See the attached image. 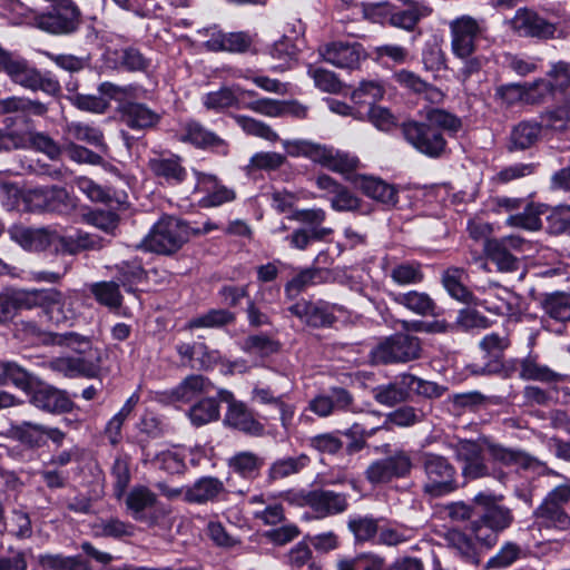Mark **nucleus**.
Listing matches in <instances>:
<instances>
[{"mask_svg":"<svg viewBox=\"0 0 570 570\" xmlns=\"http://www.w3.org/2000/svg\"><path fill=\"white\" fill-rule=\"evenodd\" d=\"M462 128V121L455 115L444 109L432 108L428 110L423 121L407 120L401 125V132L405 141L417 153L440 158L446 150V139L442 130L456 134Z\"/></svg>","mask_w":570,"mask_h":570,"instance_id":"1","label":"nucleus"},{"mask_svg":"<svg viewBox=\"0 0 570 570\" xmlns=\"http://www.w3.org/2000/svg\"><path fill=\"white\" fill-rule=\"evenodd\" d=\"M443 391L444 389L434 382L403 373L390 383L375 386L372 396L379 404L391 407L411 400L413 395L439 397Z\"/></svg>","mask_w":570,"mask_h":570,"instance_id":"2","label":"nucleus"},{"mask_svg":"<svg viewBox=\"0 0 570 570\" xmlns=\"http://www.w3.org/2000/svg\"><path fill=\"white\" fill-rule=\"evenodd\" d=\"M422 468L426 478L423 484L424 493L439 498L459 488L456 469L446 458L435 453H424Z\"/></svg>","mask_w":570,"mask_h":570,"instance_id":"3","label":"nucleus"},{"mask_svg":"<svg viewBox=\"0 0 570 570\" xmlns=\"http://www.w3.org/2000/svg\"><path fill=\"white\" fill-rule=\"evenodd\" d=\"M188 227L171 216L160 218L144 238V247L158 254L170 255L188 240Z\"/></svg>","mask_w":570,"mask_h":570,"instance_id":"4","label":"nucleus"},{"mask_svg":"<svg viewBox=\"0 0 570 570\" xmlns=\"http://www.w3.org/2000/svg\"><path fill=\"white\" fill-rule=\"evenodd\" d=\"M484 448L479 441L461 440L454 445V454L462 463V475L465 480H478L493 474L499 481H504L507 474L499 470L491 472L484 461Z\"/></svg>","mask_w":570,"mask_h":570,"instance_id":"5","label":"nucleus"},{"mask_svg":"<svg viewBox=\"0 0 570 570\" xmlns=\"http://www.w3.org/2000/svg\"><path fill=\"white\" fill-rule=\"evenodd\" d=\"M421 343L416 336L395 334L381 342L372 352L377 363H405L421 355Z\"/></svg>","mask_w":570,"mask_h":570,"instance_id":"6","label":"nucleus"},{"mask_svg":"<svg viewBox=\"0 0 570 570\" xmlns=\"http://www.w3.org/2000/svg\"><path fill=\"white\" fill-rule=\"evenodd\" d=\"M80 26V11L71 1L55 6L51 11L38 13L33 27L51 35H70Z\"/></svg>","mask_w":570,"mask_h":570,"instance_id":"7","label":"nucleus"},{"mask_svg":"<svg viewBox=\"0 0 570 570\" xmlns=\"http://www.w3.org/2000/svg\"><path fill=\"white\" fill-rule=\"evenodd\" d=\"M451 50L456 58H465L476 50V41L483 32L480 22L470 17L462 16L450 22Z\"/></svg>","mask_w":570,"mask_h":570,"instance_id":"8","label":"nucleus"},{"mask_svg":"<svg viewBox=\"0 0 570 570\" xmlns=\"http://www.w3.org/2000/svg\"><path fill=\"white\" fill-rule=\"evenodd\" d=\"M524 244L525 240L522 237L510 235L502 238L487 239L483 248L488 258L495 264L499 272L510 273L517 271L520 265L512 250H521Z\"/></svg>","mask_w":570,"mask_h":570,"instance_id":"9","label":"nucleus"},{"mask_svg":"<svg viewBox=\"0 0 570 570\" xmlns=\"http://www.w3.org/2000/svg\"><path fill=\"white\" fill-rule=\"evenodd\" d=\"M483 444L492 461L501 463L502 465L519 466L523 470L537 472L538 474L558 475V473L549 469L544 462L524 451L504 448L500 444L489 442L488 440H483Z\"/></svg>","mask_w":570,"mask_h":570,"instance_id":"10","label":"nucleus"},{"mask_svg":"<svg viewBox=\"0 0 570 570\" xmlns=\"http://www.w3.org/2000/svg\"><path fill=\"white\" fill-rule=\"evenodd\" d=\"M26 202L32 209L68 214L76 207L69 193L57 186L38 187L26 194Z\"/></svg>","mask_w":570,"mask_h":570,"instance_id":"11","label":"nucleus"},{"mask_svg":"<svg viewBox=\"0 0 570 570\" xmlns=\"http://www.w3.org/2000/svg\"><path fill=\"white\" fill-rule=\"evenodd\" d=\"M69 305L68 298L55 288L32 291V308L40 307L55 325L66 324L73 318L75 313Z\"/></svg>","mask_w":570,"mask_h":570,"instance_id":"12","label":"nucleus"},{"mask_svg":"<svg viewBox=\"0 0 570 570\" xmlns=\"http://www.w3.org/2000/svg\"><path fill=\"white\" fill-rule=\"evenodd\" d=\"M299 498V503L309 507L320 518L343 513L348 508L347 495L331 490L302 491Z\"/></svg>","mask_w":570,"mask_h":570,"instance_id":"13","label":"nucleus"},{"mask_svg":"<svg viewBox=\"0 0 570 570\" xmlns=\"http://www.w3.org/2000/svg\"><path fill=\"white\" fill-rule=\"evenodd\" d=\"M318 52L326 62L342 69H356L366 57L358 42L333 41L321 46Z\"/></svg>","mask_w":570,"mask_h":570,"instance_id":"14","label":"nucleus"},{"mask_svg":"<svg viewBox=\"0 0 570 570\" xmlns=\"http://www.w3.org/2000/svg\"><path fill=\"white\" fill-rule=\"evenodd\" d=\"M511 28L521 36L541 39L554 38L558 28L554 23L540 17L535 11L527 8L518 9L510 20Z\"/></svg>","mask_w":570,"mask_h":570,"instance_id":"15","label":"nucleus"},{"mask_svg":"<svg viewBox=\"0 0 570 570\" xmlns=\"http://www.w3.org/2000/svg\"><path fill=\"white\" fill-rule=\"evenodd\" d=\"M0 70L17 85L32 91L40 71L21 56L0 47Z\"/></svg>","mask_w":570,"mask_h":570,"instance_id":"16","label":"nucleus"},{"mask_svg":"<svg viewBox=\"0 0 570 570\" xmlns=\"http://www.w3.org/2000/svg\"><path fill=\"white\" fill-rule=\"evenodd\" d=\"M178 140L191 144L197 148H210L222 155H227L228 153V145L224 139L195 120H189L181 125Z\"/></svg>","mask_w":570,"mask_h":570,"instance_id":"17","label":"nucleus"},{"mask_svg":"<svg viewBox=\"0 0 570 570\" xmlns=\"http://www.w3.org/2000/svg\"><path fill=\"white\" fill-rule=\"evenodd\" d=\"M104 59L108 68L128 72H145L150 66V59L134 46L109 48L105 51Z\"/></svg>","mask_w":570,"mask_h":570,"instance_id":"18","label":"nucleus"},{"mask_svg":"<svg viewBox=\"0 0 570 570\" xmlns=\"http://www.w3.org/2000/svg\"><path fill=\"white\" fill-rule=\"evenodd\" d=\"M288 311L312 327L330 326L335 321L331 305L324 301L312 303L302 299L289 306Z\"/></svg>","mask_w":570,"mask_h":570,"instance_id":"19","label":"nucleus"},{"mask_svg":"<svg viewBox=\"0 0 570 570\" xmlns=\"http://www.w3.org/2000/svg\"><path fill=\"white\" fill-rule=\"evenodd\" d=\"M49 367L69 377H95L99 368V355L57 357L49 362Z\"/></svg>","mask_w":570,"mask_h":570,"instance_id":"20","label":"nucleus"},{"mask_svg":"<svg viewBox=\"0 0 570 570\" xmlns=\"http://www.w3.org/2000/svg\"><path fill=\"white\" fill-rule=\"evenodd\" d=\"M31 403L46 412L66 413L72 410L73 403L65 391L51 385H39L32 391Z\"/></svg>","mask_w":570,"mask_h":570,"instance_id":"21","label":"nucleus"},{"mask_svg":"<svg viewBox=\"0 0 570 570\" xmlns=\"http://www.w3.org/2000/svg\"><path fill=\"white\" fill-rule=\"evenodd\" d=\"M352 394L342 387H334L331 395L320 394L308 403V410L320 417H327L336 411H347L353 405Z\"/></svg>","mask_w":570,"mask_h":570,"instance_id":"22","label":"nucleus"},{"mask_svg":"<svg viewBox=\"0 0 570 570\" xmlns=\"http://www.w3.org/2000/svg\"><path fill=\"white\" fill-rule=\"evenodd\" d=\"M12 240L28 250H43L52 246L55 232L47 228H30L14 225L9 229Z\"/></svg>","mask_w":570,"mask_h":570,"instance_id":"23","label":"nucleus"},{"mask_svg":"<svg viewBox=\"0 0 570 570\" xmlns=\"http://www.w3.org/2000/svg\"><path fill=\"white\" fill-rule=\"evenodd\" d=\"M120 118L131 129L145 130L155 127L161 116L145 104L132 102L118 106Z\"/></svg>","mask_w":570,"mask_h":570,"instance_id":"24","label":"nucleus"},{"mask_svg":"<svg viewBox=\"0 0 570 570\" xmlns=\"http://www.w3.org/2000/svg\"><path fill=\"white\" fill-rule=\"evenodd\" d=\"M224 424L253 436L263 435L265 430L243 402L228 406Z\"/></svg>","mask_w":570,"mask_h":570,"instance_id":"25","label":"nucleus"},{"mask_svg":"<svg viewBox=\"0 0 570 570\" xmlns=\"http://www.w3.org/2000/svg\"><path fill=\"white\" fill-rule=\"evenodd\" d=\"M52 246L57 253L76 255L82 250L99 249L102 247V242L98 236L83 232L68 236H61L55 232Z\"/></svg>","mask_w":570,"mask_h":570,"instance_id":"26","label":"nucleus"},{"mask_svg":"<svg viewBox=\"0 0 570 570\" xmlns=\"http://www.w3.org/2000/svg\"><path fill=\"white\" fill-rule=\"evenodd\" d=\"M391 299L400 306L420 316H436V303L425 292L409 291L404 293H390Z\"/></svg>","mask_w":570,"mask_h":570,"instance_id":"27","label":"nucleus"},{"mask_svg":"<svg viewBox=\"0 0 570 570\" xmlns=\"http://www.w3.org/2000/svg\"><path fill=\"white\" fill-rule=\"evenodd\" d=\"M22 309H32V291L10 289L0 293V324L10 323Z\"/></svg>","mask_w":570,"mask_h":570,"instance_id":"28","label":"nucleus"},{"mask_svg":"<svg viewBox=\"0 0 570 570\" xmlns=\"http://www.w3.org/2000/svg\"><path fill=\"white\" fill-rule=\"evenodd\" d=\"M479 346L493 362L482 367L480 371H475V373L491 374L499 372L502 367L500 360L504 351L510 346L509 336L504 333H490L480 341Z\"/></svg>","mask_w":570,"mask_h":570,"instance_id":"29","label":"nucleus"},{"mask_svg":"<svg viewBox=\"0 0 570 570\" xmlns=\"http://www.w3.org/2000/svg\"><path fill=\"white\" fill-rule=\"evenodd\" d=\"M225 491L224 483L214 476H203L185 490V501L205 504L214 502Z\"/></svg>","mask_w":570,"mask_h":570,"instance_id":"30","label":"nucleus"},{"mask_svg":"<svg viewBox=\"0 0 570 570\" xmlns=\"http://www.w3.org/2000/svg\"><path fill=\"white\" fill-rule=\"evenodd\" d=\"M148 166L155 176L170 185L181 184L187 177V171L178 156L154 157L149 159Z\"/></svg>","mask_w":570,"mask_h":570,"instance_id":"31","label":"nucleus"},{"mask_svg":"<svg viewBox=\"0 0 570 570\" xmlns=\"http://www.w3.org/2000/svg\"><path fill=\"white\" fill-rule=\"evenodd\" d=\"M533 517L540 528L560 531L570 529V515L566 509L554 505L546 499L535 508Z\"/></svg>","mask_w":570,"mask_h":570,"instance_id":"32","label":"nucleus"},{"mask_svg":"<svg viewBox=\"0 0 570 570\" xmlns=\"http://www.w3.org/2000/svg\"><path fill=\"white\" fill-rule=\"evenodd\" d=\"M48 112V106L39 100L23 96L0 98V116L16 114L21 117H42Z\"/></svg>","mask_w":570,"mask_h":570,"instance_id":"33","label":"nucleus"},{"mask_svg":"<svg viewBox=\"0 0 570 570\" xmlns=\"http://www.w3.org/2000/svg\"><path fill=\"white\" fill-rule=\"evenodd\" d=\"M316 163L333 171L351 173L357 168L360 160L350 153L321 145Z\"/></svg>","mask_w":570,"mask_h":570,"instance_id":"34","label":"nucleus"},{"mask_svg":"<svg viewBox=\"0 0 570 570\" xmlns=\"http://www.w3.org/2000/svg\"><path fill=\"white\" fill-rule=\"evenodd\" d=\"M45 344L66 347L83 356L99 355L92 348L91 340L76 332L49 333L45 336Z\"/></svg>","mask_w":570,"mask_h":570,"instance_id":"35","label":"nucleus"},{"mask_svg":"<svg viewBox=\"0 0 570 570\" xmlns=\"http://www.w3.org/2000/svg\"><path fill=\"white\" fill-rule=\"evenodd\" d=\"M214 384L205 376L191 374L185 377L169 395L174 401L189 402L200 394L210 393Z\"/></svg>","mask_w":570,"mask_h":570,"instance_id":"36","label":"nucleus"},{"mask_svg":"<svg viewBox=\"0 0 570 570\" xmlns=\"http://www.w3.org/2000/svg\"><path fill=\"white\" fill-rule=\"evenodd\" d=\"M327 275L328 272L321 267L303 268L286 283L285 293L293 298L309 286L325 283Z\"/></svg>","mask_w":570,"mask_h":570,"instance_id":"37","label":"nucleus"},{"mask_svg":"<svg viewBox=\"0 0 570 570\" xmlns=\"http://www.w3.org/2000/svg\"><path fill=\"white\" fill-rule=\"evenodd\" d=\"M311 462V459L302 453L297 456H285L275 460L267 470V482L274 483L299 473Z\"/></svg>","mask_w":570,"mask_h":570,"instance_id":"38","label":"nucleus"},{"mask_svg":"<svg viewBox=\"0 0 570 570\" xmlns=\"http://www.w3.org/2000/svg\"><path fill=\"white\" fill-rule=\"evenodd\" d=\"M263 465L264 459L252 451L236 452L227 460L229 470L247 480L255 479Z\"/></svg>","mask_w":570,"mask_h":570,"instance_id":"39","label":"nucleus"},{"mask_svg":"<svg viewBox=\"0 0 570 570\" xmlns=\"http://www.w3.org/2000/svg\"><path fill=\"white\" fill-rule=\"evenodd\" d=\"M466 272L462 267H449L442 274V285L451 297L462 303H471L473 294L464 285Z\"/></svg>","mask_w":570,"mask_h":570,"instance_id":"40","label":"nucleus"},{"mask_svg":"<svg viewBox=\"0 0 570 570\" xmlns=\"http://www.w3.org/2000/svg\"><path fill=\"white\" fill-rule=\"evenodd\" d=\"M448 547L465 562L478 564L480 562L476 544L464 532L451 530L446 533Z\"/></svg>","mask_w":570,"mask_h":570,"instance_id":"41","label":"nucleus"},{"mask_svg":"<svg viewBox=\"0 0 570 570\" xmlns=\"http://www.w3.org/2000/svg\"><path fill=\"white\" fill-rule=\"evenodd\" d=\"M43 432L45 425L29 421L11 425L9 430L12 439L31 449H38L46 445Z\"/></svg>","mask_w":570,"mask_h":570,"instance_id":"42","label":"nucleus"},{"mask_svg":"<svg viewBox=\"0 0 570 570\" xmlns=\"http://www.w3.org/2000/svg\"><path fill=\"white\" fill-rule=\"evenodd\" d=\"M431 10L419 2L409 1L406 9L395 10L391 13L390 22L397 28L411 31L415 28L419 21L429 16Z\"/></svg>","mask_w":570,"mask_h":570,"instance_id":"43","label":"nucleus"},{"mask_svg":"<svg viewBox=\"0 0 570 570\" xmlns=\"http://www.w3.org/2000/svg\"><path fill=\"white\" fill-rule=\"evenodd\" d=\"M546 213V206L541 204H528L522 213L510 215L505 224L510 227L522 228L530 232L541 229V215Z\"/></svg>","mask_w":570,"mask_h":570,"instance_id":"44","label":"nucleus"},{"mask_svg":"<svg viewBox=\"0 0 570 570\" xmlns=\"http://www.w3.org/2000/svg\"><path fill=\"white\" fill-rule=\"evenodd\" d=\"M360 186L366 196L385 205H395L397 202L396 189L379 178L363 177Z\"/></svg>","mask_w":570,"mask_h":570,"instance_id":"45","label":"nucleus"},{"mask_svg":"<svg viewBox=\"0 0 570 570\" xmlns=\"http://www.w3.org/2000/svg\"><path fill=\"white\" fill-rule=\"evenodd\" d=\"M542 126L538 122L522 121L513 127L510 134V149L524 150L534 145L540 135Z\"/></svg>","mask_w":570,"mask_h":570,"instance_id":"46","label":"nucleus"},{"mask_svg":"<svg viewBox=\"0 0 570 570\" xmlns=\"http://www.w3.org/2000/svg\"><path fill=\"white\" fill-rule=\"evenodd\" d=\"M347 529L354 537L355 542L372 541L379 534V521L372 515H351L347 520Z\"/></svg>","mask_w":570,"mask_h":570,"instance_id":"47","label":"nucleus"},{"mask_svg":"<svg viewBox=\"0 0 570 570\" xmlns=\"http://www.w3.org/2000/svg\"><path fill=\"white\" fill-rule=\"evenodd\" d=\"M188 416L195 426L215 422L220 416L219 403L214 397H204L189 409Z\"/></svg>","mask_w":570,"mask_h":570,"instance_id":"48","label":"nucleus"},{"mask_svg":"<svg viewBox=\"0 0 570 570\" xmlns=\"http://www.w3.org/2000/svg\"><path fill=\"white\" fill-rule=\"evenodd\" d=\"M23 132L26 140L24 149H33L38 153H42L51 160H56L60 157L61 148L49 135L31 130Z\"/></svg>","mask_w":570,"mask_h":570,"instance_id":"49","label":"nucleus"},{"mask_svg":"<svg viewBox=\"0 0 570 570\" xmlns=\"http://www.w3.org/2000/svg\"><path fill=\"white\" fill-rule=\"evenodd\" d=\"M116 268V283H118L119 286H122L128 293H134L136 286L140 284L146 277L145 269L137 261L122 262L121 264L117 265Z\"/></svg>","mask_w":570,"mask_h":570,"instance_id":"50","label":"nucleus"},{"mask_svg":"<svg viewBox=\"0 0 570 570\" xmlns=\"http://www.w3.org/2000/svg\"><path fill=\"white\" fill-rule=\"evenodd\" d=\"M235 320L234 313L218 308L210 309L205 314L198 315L189 320L186 324L187 330L194 328H214L233 323Z\"/></svg>","mask_w":570,"mask_h":570,"instance_id":"51","label":"nucleus"},{"mask_svg":"<svg viewBox=\"0 0 570 570\" xmlns=\"http://www.w3.org/2000/svg\"><path fill=\"white\" fill-rule=\"evenodd\" d=\"M0 367L2 371L0 375L4 380V385L10 382L23 392L32 390L33 376L16 362L1 361Z\"/></svg>","mask_w":570,"mask_h":570,"instance_id":"52","label":"nucleus"},{"mask_svg":"<svg viewBox=\"0 0 570 570\" xmlns=\"http://www.w3.org/2000/svg\"><path fill=\"white\" fill-rule=\"evenodd\" d=\"M520 376L524 380H533L540 382H559L562 375L552 371L547 365L539 364L534 358L527 357L522 360L520 365Z\"/></svg>","mask_w":570,"mask_h":570,"instance_id":"53","label":"nucleus"},{"mask_svg":"<svg viewBox=\"0 0 570 570\" xmlns=\"http://www.w3.org/2000/svg\"><path fill=\"white\" fill-rule=\"evenodd\" d=\"M90 293L96 301L109 308H118L122 304L119 284L116 282H98L90 286Z\"/></svg>","mask_w":570,"mask_h":570,"instance_id":"54","label":"nucleus"},{"mask_svg":"<svg viewBox=\"0 0 570 570\" xmlns=\"http://www.w3.org/2000/svg\"><path fill=\"white\" fill-rule=\"evenodd\" d=\"M130 458L127 454H119L115 458L111 466V475L114 478V494L120 500L130 483V470H129Z\"/></svg>","mask_w":570,"mask_h":570,"instance_id":"55","label":"nucleus"},{"mask_svg":"<svg viewBox=\"0 0 570 570\" xmlns=\"http://www.w3.org/2000/svg\"><path fill=\"white\" fill-rule=\"evenodd\" d=\"M237 91L239 88L223 87L217 91L206 94L202 101L208 110L222 111L226 108L238 105Z\"/></svg>","mask_w":570,"mask_h":570,"instance_id":"56","label":"nucleus"},{"mask_svg":"<svg viewBox=\"0 0 570 570\" xmlns=\"http://www.w3.org/2000/svg\"><path fill=\"white\" fill-rule=\"evenodd\" d=\"M156 494L146 487H135L126 498L127 509L134 513L135 519L138 514L146 509L153 508L156 504Z\"/></svg>","mask_w":570,"mask_h":570,"instance_id":"57","label":"nucleus"},{"mask_svg":"<svg viewBox=\"0 0 570 570\" xmlns=\"http://www.w3.org/2000/svg\"><path fill=\"white\" fill-rule=\"evenodd\" d=\"M390 277L395 284L406 286L421 283L424 274L420 263H402L391 269Z\"/></svg>","mask_w":570,"mask_h":570,"instance_id":"58","label":"nucleus"},{"mask_svg":"<svg viewBox=\"0 0 570 570\" xmlns=\"http://www.w3.org/2000/svg\"><path fill=\"white\" fill-rule=\"evenodd\" d=\"M66 131L73 139L85 141L95 147H105L101 130L94 126L80 121H72L67 124Z\"/></svg>","mask_w":570,"mask_h":570,"instance_id":"59","label":"nucleus"},{"mask_svg":"<svg viewBox=\"0 0 570 570\" xmlns=\"http://www.w3.org/2000/svg\"><path fill=\"white\" fill-rule=\"evenodd\" d=\"M234 120L247 135L259 137L268 141L278 140L277 132L261 120L244 115H235Z\"/></svg>","mask_w":570,"mask_h":570,"instance_id":"60","label":"nucleus"},{"mask_svg":"<svg viewBox=\"0 0 570 570\" xmlns=\"http://www.w3.org/2000/svg\"><path fill=\"white\" fill-rule=\"evenodd\" d=\"M384 96L383 86L374 80L362 81L352 92V100L357 105L375 106V102Z\"/></svg>","mask_w":570,"mask_h":570,"instance_id":"61","label":"nucleus"},{"mask_svg":"<svg viewBox=\"0 0 570 570\" xmlns=\"http://www.w3.org/2000/svg\"><path fill=\"white\" fill-rule=\"evenodd\" d=\"M337 570H385L383 558L363 553L352 559H344L337 562Z\"/></svg>","mask_w":570,"mask_h":570,"instance_id":"62","label":"nucleus"},{"mask_svg":"<svg viewBox=\"0 0 570 570\" xmlns=\"http://www.w3.org/2000/svg\"><path fill=\"white\" fill-rule=\"evenodd\" d=\"M95 530L97 535L120 539L124 537H131L134 534L135 527L117 518H110L97 523L95 525Z\"/></svg>","mask_w":570,"mask_h":570,"instance_id":"63","label":"nucleus"},{"mask_svg":"<svg viewBox=\"0 0 570 570\" xmlns=\"http://www.w3.org/2000/svg\"><path fill=\"white\" fill-rule=\"evenodd\" d=\"M544 312L559 322L570 321V302L563 294H553L543 301Z\"/></svg>","mask_w":570,"mask_h":570,"instance_id":"64","label":"nucleus"}]
</instances>
